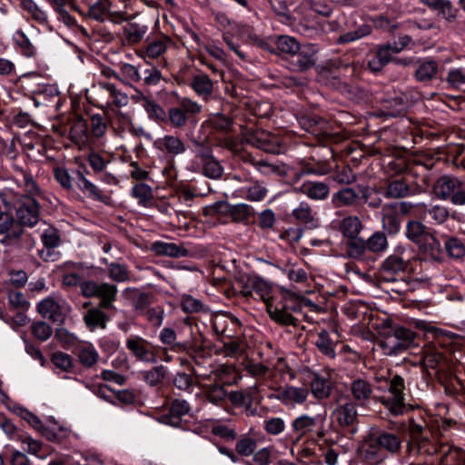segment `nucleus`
Listing matches in <instances>:
<instances>
[{
  "instance_id": "9",
  "label": "nucleus",
  "mask_w": 465,
  "mask_h": 465,
  "mask_svg": "<svg viewBox=\"0 0 465 465\" xmlns=\"http://www.w3.org/2000/svg\"><path fill=\"white\" fill-rule=\"evenodd\" d=\"M404 380L400 375H395L389 382L388 396H383L381 402L394 416L402 415L407 408L403 391Z\"/></svg>"
},
{
  "instance_id": "47",
  "label": "nucleus",
  "mask_w": 465,
  "mask_h": 465,
  "mask_svg": "<svg viewBox=\"0 0 465 465\" xmlns=\"http://www.w3.org/2000/svg\"><path fill=\"white\" fill-rule=\"evenodd\" d=\"M361 229V221L359 217L353 215L343 218L340 225L341 234L347 239L357 237Z\"/></svg>"
},
{
  "instance_id": "14",
  "label": "nucleus",
  "mask_w": 465,
  "mask_h": 465,
  "mask_svg": "<svg viewBox=\"0 0 465 465\" xmlns=\"http://www.w3.org/2000/svg\"><path fill=\"white\" fill-rule=\"evenodd\" d=\"M370 433L385 454L394 456L401 453L403 440L399 434L380 429L373 430Z\"/></svg>"
},
{
  "instance_id": "4",
  "label": "nucleus",
  "mask_w": 465,
  "mask_h": 465,
  "mask_svg": "<svg viewBox=\"0 0 465 465\" xmlns=\"http://www.w3.org/2000/svg\"><path fill=\"white\" fill-rule=\"evenodd\" d=\"M433 191L440 200H450L454 205L465 204V184L456 176H440L436 181Z\"/></svg>"
},
{
  "instance_id": "24",
  "label": "nucleus",
  "mask_w": 465,
  "mask_h": 465,
  "mask_svg": "<svg viewBox=\"0 0 465 465\" xmlns=\"http://www.w3.org/2000/svg\"><path fill=\"white\" fill-rule=\"evenodd\" d=\"M294 190L314 201H323L330 194V186L320 181H304Z\"/></svg>"
},
{
  "instance_id": "8",
  "label": "nucleus",
  "mask_w": 465,
  "mask_h": 465,
  "mask_svg": "<svg viewBox=\"0 0 465 465\" xmlns=\"http://www.w3.org/2000/svg\"><path fill=\"white\" fill-rule=\"evenodd\" d=\"M36 310L43 318L48 319L54 324L62 325L65 322L72 307L62 298L55 299L49 296L37 303Z\"/></svg>"
},
{
  "instance_id": "40",
  "label": "nucleus",
  "mask_w": 465,
  "mask_h": 465,
  "mask_svg": "<svg viewBox=\"0 0 465 465\" xmlns=\"http://www.w3.org/2000/svg\"><path fill=\"white\" fill-rule=\"evenodd\" d=\"M203 393L207 401L216 406H222L226 401L227 393L219 381L204 385Z\"/></svg>"
},
{
  "instance_id": "7",
  "label": "nucleus",
  "mask_w": 465,
  "mask_h": 465,
  "mask_svg": "<svg viewBox=\"0 0 465 465\" xmlns=\"http://www.w3.org/2000/svg\"><path fill=\"white\" fill-rule=\"evenodd\" d=\"M202 111V106L190 98L183 97L179 100L178 105L171 107L166 114V119L163 121L172 127L182 129L189 119Z\"/></svg>"
},
{
  "instance_id": "13",
  "label": "nucleus",
  "mask_w": 465,
  "mask_h": 465,
  "mask_svg": "<svg viewBox=\"0 0 465 465\" xmlns=\"http://www.w3.org/2000/svg\"><path fill=\"white\" fill-rule=\"evenodd\" d=\"M404 254L405 249L399 246L394 250L393 253L382 262L381 274L385 281H393L395 275L406 270L408 260L404 257Z\"/></svg>"
},
{
  "instance_id": "20",
  "label": "nucleus",
  "mask_w": 465,
  "mask_h": 465,
  "mask_svg": "<svg viewBox=\"0 0 465 465\" xmlns=\"http://www.w3.org/2000/svg\"><path fill=\"white\" fill-rule=\"evenodd\" d=\"M239 322L235 318L221 315L216 316L212 322V327L219 341L232 339L235 337Z\"/></svg>"
},
{
  "instance_id": "54",
  "label": "nucleus",
  "mask_w": 465,
  "mask_h": 465,
  "mask_svg": "<svg viewBox=\"0 0 465 465\" xmlns=\"http://www.w3.org/2000/svg\"><path fill=\"white\" fill-rule=\"evenodd\" d=\"M346 254L350 258L359 259L362 257L367 252L366 242L361 237H354L347 239L345 242Z\"/></svg>"
},
{
  "instance_id": "34",
  "label": "nucleus",
  "mask_w": 465,
  "mask_h": 465,
  "mask_svg": "<svg viewBox=\"0 0 465 465\" xmlns=\"http://www.w3.org/2000/svg\"><path fill=\"white\" fill-rule=\"evenodd\" d=\"M104 308L94 307L89 309L84 315L83 320L86 325V327L94 331L96 329H105L107 322H109V317L107 314L103 312Z\"/></svg>"
},
{
  "instance_id": "62",
  "label": "nucleus",
  "mask_w": 465,
  "mask_h": 465,
  "mask_svg": "<svg viewBox=\"0 0 465 465\" xmlns=\"http://www.w3.org/2000/svg\"><path fill=\"white\" fill-rule=\"evenodd\" d=\"M170 44L169 38H158L147 44L145 54L150 58H157L163 54Z\"/></svg>"
},
{
  "instance_id": "15",
  "label": "nucleus",
  "mask_w": 465,
  "mask_h": 465,
  "mask_svg": "<svg viewBox=\"0 0 465 465\" xmlns=\"http://www.w3.org/2000/svg\"><path fill=\"white\" fill-rule=\"evenodd\" d=\"M397 50L391 43L378 45L374 56L368 62V68L372 73L381 72L389 63L394 62V55L399 54Z\"/></svg>"
},
{
  "instance_id": "2",
  "label": "nucleus",
  "mask_w": 465,
  "mask_h": 465,
  "mask_svg": "<svg viewBox=\"0 0 465 465\" xmlns=\"http://www.w3.org/2000/svg\"><path fill=\"white\" fill-rule=\"evenodd\" d=\"M4 206L15 212V219L22 228L34 227L40 220V204L36 198L22 196V193L13 190L1 193Z\"/></svg>"
},
{
  "instance_id": "5",
  "label": "nucleus",
  "mask_w": 465,
  "mask_h": 465,
  "mask_svg": "<svg viewBox=\"0 0 465 465\" xmlns=\"http://www.w3.org/2000/svg\"><path fill=\"white\" fill-rule=\"evenodd\" d=\"M331 418L340 430L351 439L359 430L356 403L348 401L339 403L331 413Z\"/></svg>"
},
{
  "instance_id": "39",
  "label": "nucleus",
  "mask_w": 465,
  "mask_h": 465,
  "mask_svg": "<svg viewBox=\"0 0 465 465\" xmlns=\"http://www.w3.org/2000/svg\"><path fill=\"white\" fill-rule=\"evenodd\" d=\"M401 216L387 204L382 207V227L389 234L400 232Z\"/></svg>"
},
{
  "instance_id": "31",
  "label": "nucleus",
  "mask_w": 465,
  "mask_h": 465,
  "mask_svg": "<svg viewBox=\"0 0 465 465\" xmlns=\"http://www.w3.org/2000/svg\"><path fill=\"white\" fill-rule=\"evenodd\" d=\"M151 250L156 255L181 258L189 255L188 250L183 244L157 241L152 244Z\"/></svg>"
},
{
  "instance_id": "42",
  "label": "nucleus",
  "mask_w": 465,
  "mask_h": 465,
  "mask_svg": "<svg viewBox=\"0 0 465 465\" xmlns=\"http://www.w3.org/2000/svg\"><path fill=\"white\" fill-rule=\"evenodd\" d=\"M292 216L300 223L313 224L316 220V212L309 203L302 201L292 211Z\"/></svg>"
},
{
  "instance_id": "29",
  "label": "nucleus",
  "mask_w": 465,
  "mask_h": 465,
  "mask_svg": "<svg viewBox=\"0 0 465 465\" xmlns=\"http://www.w3.org/2000/svg\"><path fill=\"white\" fill-rule=\"evenodd\" d=\"M417 205L429 216L428 222L433 225L444 224L450 217V209L442 204L419 203Z\"/></svg>"
},
{
  "instance_id": "41",
  "label": "nucleus",
  "mask_w": 465,
  "mask_h": 465,
  "mask_svg": "<svg viewBox=\"0 0 465 465\" xmlns=\"http://www.w3.org/2000/svg\"><path fill=\"white\" fill-rule=\"evenodd\" d=\"M205 123L215 131L225 134L233 129V119L221 113L211 114Z\"/></svg>"
},
{
  "instance_id": "57",
  "label": "nucleus",
  "mask_w": 465,
  "mask_h": 465,
  "mask_svg": "<svg viewBox=\"0 0 465 465\" xmlns=\"http://www.w3.org/2000/svg\"><path fill=\"white\" fill-rule=\"evenodd\" d=\"M371 34V27L369 25L362 24L356 30L350 31L341 35L336 43L339 45H345L357 41Z\"/></svg>"
},
{
  "instance_id": "56",
  "label": "nucleus",
  "mask_w": 465,
  "mask_h": 465,
  "mask_svg": "<svg viewBox=\"0 0 465 465\" xmlns=\"http://www.w3.org/2000/svg\"><path fill=\"white\" fill-rule=\"evenodd\" d=\"M111 3L109 0H96L87 10V16L98 22H104Z\"/></svg>"
},
{
  "instance_id": "52",
  "label": "nucleus",
  "mask_w": 465,
  "mask_h": 465,
  "mask_svg": "<svg viewBox=\"0 0 465 465\" xmlns=\"http://www.w3.org/2000/svg\"><path fill=\"white\" fill-rule=\"evenodd\" d=\"M77 357L81 364L87 368L96 364L100 358L98 351L91 344L80 346L77 350Z\"/></svg>"
},
{
  "instance_id": "1",
  "label": "nucleus",
  "mask_w": 465,
  "mask_h": 465,
  "mask_svg": "<svg viewBox=\"0 0 465 465\" xmlns=\"http://www.w3.org/2000/svg\"><path fill=\"white\" fill-rule=\"evenodd\" d=\"M378 345L386 356H398L414 345L417 334L411 329L394 322L391 318L381 321Z\"/></svg>"
},
{
  "instance_id": "36",
  "label": "nucleus",
  "mask_w": 465,
  "mask_h": 465,
  "mask_svg": "<svg viewBox=\"0 0 465 465\" xmlns=\"http://www.w3.org/2000/svg\"><path fill=\"white\" fill-rule=\"evenodd\" d=\"M249 286L252 287L254 292L265 302L266 306L268 302H271L274 299L272 295V284L264 279L256 275L249 276Z\"/></svg>"
},
{
  "instance_id": "18",
  "label": "nucleus",
  "mask_w": 465,
  "mask_h": 465,
  "mask_svg": "<svg viewBox=\"0 0 465 465\" xmlns=\"http://www.w3.org/2000/svg\"><path fill=\"white\" fill-rule=\"evenodd\" d=\"M196 159L202 166V173L210 179H219L223 173L221 163L213 155L211 149L197 153Z\"/></svg>"
},
{
  "instance_id": "53",
  "label": "nucleus",
  "mask_w": 465,
  "mask_h": 465,
  "mask_svg": "<svg viewBox=\"0 0 465 465\" xmlns=\"http://www.w3.org/2000/svg\"><path fill=\"white\" fill-rule=\"evenodd\" d=\"M226 211L234 222L242 223L248 221L252 215L253 209L246 203L229 205L224 203Z\"/></svg>"
},
{
  "instance_id": "32",
  "label": "nucleus",
  "mask_w": 465,
  "mask_h": 465,
  "mask_svg": "<svg viewBox=\"0 0 465 465\" xmlns=\"http://www.w3.org/2000/svg\"><path fill=\"white\" fill-rule=\"evenodd\" d=\"M316 50L313 45L300 46V51L295 54L292 65L300 72H305L314 66Z\"/></svg>"
},
{
  "instance_id": "51",
  "label": "nucleus",
  "mask_w": 465,
  "mask_h": 465,
  "mask_svg": "<svg viewBox=\"0 0 465 465\" xmlns=\"http://www.w3.org/2000/svg\"><path fill=\"white\" fill-rule=\"evenodd\" d=\"M131 194L138 200V203L143 207L152 205L153 194L151 186L146 183H139L133 186Z\"/></svg>"
},
{
  "instance_id": "17",
  "label": "nucleus",
  "mask_w": 465,
  "mask_h": 465,
  "mask_svg": "<svg viewBox=\"0 0 465 465\" xmlns=\"http://www.w3.org/2000/svg\"><path fill=\"white\" fill-rule=\"evenodd\" d=\"M249 143L254 147L266 153L279 154L282 153V146L278 137L270 133L257 131L252 134L248 138Z\"/></svg>"
},
{
  "instance_id": "61",
  "label": "nucleus",
  "mask_w": 465,
  "mask_h": 465,
  "mask_svg": "<svg viewBox=\"0 0 465 465\" xmlns=\"http://www.w3.org/2000/svg\"><path fill=\"white\" fill-rule=\"evenodd\" d=\"M124 294L132 293L133 306L136 311H143L152 302L149 293L141 292L134 288H126L124 290Z\"/></svg>"
},
{
  "instance_id": "63",
  "label": "nucleus",
  "mask_w": 465,
  "mask_h": 465,
  "mask_svg": "<svg viewBox=\"0 0 465 465\" xmlns=\"http://www.w3.org/2000/svg\"><path fill=\"white\" fill-rule=\"evenodd\" d=\"M366 249L371 252H382L387 249L388 242L384 233L377 232L368 238Z\"/></svg>"
},
{
  "instance_id": "38",
  "label": "nucleus",
  "mask_w": 465,
  "mask_h": 465,
  "mask_svg": "<svg viewBox=\"0 0 465 465\" xmlns=\"http://www.w3.org/2000/svg\"><path fill=\"white\" fill-rule=\"evenodd\" d=\"M124 4L123 10H113L109 7L105 20L110 21L114 25H120L124 22H128L134 19L137 13L134 12L133 1L122 2Z\"/></svg>"
},
{
  "instance_id": "43",
  "label": "nucleus",
  "mask_w": 465,
  "mask_h": 465,
  "mask_svg": "<svg viewBox=\"0 0 465 465\" xmlns=\"http://www.w3.org/2000/svg\"><path fill=\"white\" fill-rule=\"evenodd\" d=\"M101 262L107 265L108 276L112 281L125 282L130 280L131 274L126 265L117 262H109L106 258H102Z\"/></svg>"
},
{
  "instance_id": "16",
  "label": "nucleus",
  "mask_w": 465,
  "mask_h": 465,
  "mask_svg": "<svg viewBox=\"0 0 465 465\" xmlns=\"http://www.w3.org/2000/svg\"><path fill=\"white\" fill-rule=\"evenodd\" d=\"M266 309L271 319L279 324L292 326L298 324V320L287 309L283 296L280 301L274 298L271 302H268Z\"/></svg>"
},
{
  "instance_id": "59",
  "label": "nucleus",
  "mask_w": 465,
  "mask_h": 465,
  "mask_svg": "<svg viewBox=\"0 0 465 465\" xmlns=\"http://www.w3.org/2000/svg\"><path fill=\"white\" fill-rule=\"evenodd\" d=\"M410 187L402 180L391 181L386 188L385 196L387 198H403L410 195Z\"/></svg>"
},
{
  "instance_id": "10",
  "label": "nucleus",
  "mask_w": 465,
  "mask_h": 465,
  "mask_svg": "<svg viewBox=\"0 0 465 465\" xmlns=\"http://www.w3.org/2000/svg\"><path fill=\"white\" fill-rule=\"evenodd\" d=\"M126 348L137 360L147 364L158 362V349L151 341L139 335H131L126 340Z\"/></svg>"
},
{
  "instance_id": "28",
  "label": "nucleus",
  "mask_w": 465,
  "mask_h": 465,
  "mask_svg": "<svg viewBox=\"0 0 465 465\" xmlns=\"http://www.w3.org/2000/svg\"><path fill=\"white\" fill-rule=\"evenodd\" d=\"M190 411V404L185 400L176 399L173 401L169 412L162 417L165 424L177 427L182 421L183 416Z\"/></svg>"
},
{
  "instance_id": "55",
  "label": "nucleus",
  "mask_w": 465,
  "mask_h": 465,
  "mask_svg": "<svg viewBox=\"0 0 465 465\" xmlns=\"http://www.w3.org/2000/svg\"><path fill=\"white\" fill-rule=\"evenodd\" d=\"M21 5L40 25L48 22V15L34 0H21Z\"/></svg>"
},
{
  "instance_id": "45",
  "label": "nucleus",
  "mask_w": 465,
  "mask_h": 465,
  "mask_svg": "<svg viewBox=\"0 0 465 465\" xmlns=\"http://www.w3.org/2000/svg\"><path fill=\"white\" fill-rule=\"evenodd\" d=\"M143 381L150 387H156L163 383L167 376V368L156 365L142 372Z\"/></svg>"
},
{
  "instance_id": "26",
  "label": "nucleus",
  "mask_w": 465,
  "mask_h": 465,
  "mask_svg": "<svg viewBox=\"0 0 465 465\" xmlns=\"http://www.w3.org/2000/svg\"><path fill=\"white\" fill-rule=\"evenodd\" d=\"M41 240L45 249L40 252V257L45 262L55 261L54 249L61 243L58 231L55 228L49 227L42 233Z\"/></svg>"
},
{
  "instance_id": "58",
  "label": "nucleus",
  "mask_w": 465,
  "mask_h": 465,
  "mask_svg": "<svg viewBox=\"0 0 465 465\" xmlns=\"http://www.w3.org/2000/svg\"><path fill=\"white\" fill-rule=\"evenodd\" d=\"M121 82L128 86H132L133 84L139 83L142 81L138 67L134 64L125 63L121 64Z\"/></svg>"
},
{
  "instance_id": "11",
  "label": "nucleus",
  "mask_w": 465,
  "mask_h": 465,
  "mask_svg": "<svg viewBox=\"0 0 465 465\" xmlns=\"http://www.w3.org/2000/svg\"><path fill=\"white\" fill-rule=\"evenodd\" d=\"M357 456L361 465H381L387 460L370 432L359 444Z\"/></svg>"
},
{
  "instance_id": "22",
  "label": "nucleus",
  "mask_w": 465,
  "mask_h": 465,
  "mask_svg": "<svg viewBox=\"0 0 465 465\" xmlns=\"http://www.w3.org/2000/svg\"><path fill=\"white\" fill-rule=\"evenodd\" d=\"M153 145L159 151L171 156H177L186 152L185 143L180 137L173 134H165L157 138Z\"/></svg>"
},
{
  "instance_id": "48",
  "label": "nucleus",
  "mask_w": 465,
  "mask_h": 465,
  "mask_svg": "<svg viewBox=\"0 0 465 465\" xmlns=\"http://www.w3.org/2000/svg\"><path fill=\"white\" fill-rule=\"evenodd\" d=\"M148 30L147 25L140 23H128L123 27L124 38L129 44L139 43Z\"/></svg>"
},
{
  "instance_id": "23",
  "label": "nucleus",
  "mask_w": 465,
  "mask_h": 465,
  "mask_svg": "<svg viewBox=\"0 0 465 465\" xmlns=\"http://www.w3.org/2000/svg\"><path fill=\"white\" fill-rule=\"evenodd\" d=\"M301 127L316 137L331 135L329 123L318 115H305L299 120Z\"/></svg>"
},
{
  "instance_id": "3",
  "label": "nucleus",
  "mask_w": 465,
  "mask_h": 465,
  "mask_svg": "<svg viewBox=\"0 0 465 465\" xmlns=\"http://www.w3.org/2000/svg\"><path fill=\"white\" fill-rule=\"evenodd\" d=\"M405 235L408 240L418 246L422 254L433 261L441 259L442 248L436 236V231L420 221L411 220L406 224Z\"/></svg>"
},
{
  "instance_id": "37",
  "label": "nucleus",
  "mask_w": 465,
  "mask_h": 465,
  "mask_svg": "<svg viewBox=\"0 0 465 465\" xmlns=\"http://www.w3.org/2000/svg\"><path fill=\"white\" fill-rule=\"evenodd\" d=\"M117 286L109 282L99 283L96 298L100 299L99 306L105 310L114 309V302L116 301Z\"/></svg>"
},
{
  "instance_id": "64",
  "label": "nucleus",
  "mask_w": 465,
  "mask_h": 465,
  "mask_svg": "<svg viewBox=\"0 0 465 465\" xmlns=\"http://www.w3.org/2000/svg\"><path fill=\"white\" fill-rule=\"evenodd\" d=\"M445 81L449 87L452 89H460L461 85L465 84V68H450L447 73Z\"/></svg>"
},
{
  "instance_id": "6",
  "label": "nucleus",
  "mask_w": 465,
  "mask_h": 465,
  "mask_svg": "<svg viewBox=\"0 0 465 465\" xmlns=\"http://www.w3.org/2000/svg\"><path fill=\"white\" fill-rule=\"evenodd\" d=\"M370 197V189L359 186V191L350 186H344L331 194V203L333 208H352L358 209L367 202Z\"/></svg>"
},
{
  "instance_id": "12",
  "label": "nucleus",
  "mask_w": 465,
  "mask_h": 465,
  "mask_svg": "<svg viewBox=\"0 0 465 465\" xmlns=\"http://www.w3.org/2000/svg\"><path fill=\"white\" fill-rule=\"evenodd\" d=\"M325 414H318L316 416L302 414L296 417L292 421V429L298 434L297 440L302 437L313 432L315 429H318L317 436L319 438H322L324 436L323 423L325 421Z\"/></svg>"
},
{
  "instance_id": "60",
  "label": "nucleus",
  "mask_w": 465,
  "mask_h": 465,
  "mask_svg": "<svg viewBox=\"0 0 465 465\" xmlns=\"http://www.w3.org/2000/svg\"><path fill=\"white\" fill-rule=\"evenodd\" d=\"M444 248L450 257L460 259L465 256V242L458 237H450L444 243Z\"/></svg>"
},
{
  "instance_id": "21",
  "label": "nucleus",
  "mask_w": 465,
  "mask_h": 465,
  "mask_svg": "<svg viewBox=\"0 0 465 465\" xmlns=\"http://www.w3.org/2000/svg\"><path fill=\"white\" fill-rule=\"evenodd\" d=\"M24 234V228L17 223L12 213L0 211V235H5V240L15 241Z\"/></svg>"
},
{
  "instance_id": "35",
  "label": "nucleus",
  "mask_w": 465,
  "mask_h": 465,
  "mask_svg": "<svg viewBox=\"0 0 465 465\" xmlns=\"http://www.w3.org/2000/svg\"><path fill=\"white\" fill-rule=\"evenodd\" d=\"M350 391L356 405H364L372 394L371 385L363 379L353 380L350 385Z\"/></svg>"
},
{
  "instance_id": "19",
  "label": "nucleus",
  "mask_w": 465,
  "mask_h": 465,
  "mask_svg": "<svg viewBox=\"0 0 465 465\" xmlns=\"http://www.w3.org/2000/svg\"><path fill=\"white\" fill-rule=\"evenodd\" d=\"M381 103L384 114L390 117L403 114L410 106L409 96L403 93L387 95Z\"/></svg>"
},
{
  "instance_id": "50",
  "label": "nucleus",
  "mask_w": 465,
  "mask_h": 465,
  "mask_svg": "<svg viewBox=\"0 0 465 465\" xmlns=\"http://www.w3.org/2000/svg\"><path fill=\"white\" fill-rule=\"evenodd\" d=\"M300 46L296 38L290 35H282L275 40V47L281 54L294 55L300 51Z\"/></svg>"
},
{
  "instance_id": "49",
  "label": "nucleus",
  "mask_w": 465,
  "mask_h": 465,
  "mask_svg": "<svg viewBox=\"0 0 465 465\" xmlns=\"http://www.w3.org/2000/svg\"><path fill=\"white\" fill-rule=\"evenodd\" d=\"M437 72V62L431 59H426L420 63L415 71V77L419 82H428L434 78Z\"/></svg>"
},
{
  "instance_id": "44",
  "label": "nucleus",
  "mask_w": 465,
  "mask_h": 465,
  "mask_svg": "<svg viewBox=\"0 0 465 465\" xmlns=\"http://www.w3.org/2000/svg\"><path fill=\"white\" fill-rule=\"evenodd\" d=\"M310 388L312 395L318 400L327 399L331 391L330 381L318 374L313 375Z\"/></svg>"
},
{
  "instance_id": "46",
  "label": "nucleus",
  "mask_w": 465,
  "mask_h": 465,
  "mask_svg": "<svg viewBox=\"0 0 465 465\" xmlns=\"http://www.w3.org/2000/svg\"><path fill=\"white\" fill-rule=\"evenodd\" d=\"M15 45L20 49L21 54L27 57H35L37 54V49L22 30H17L13 36Z\"/></svg>"
},
{
  "instance_id": "30",
  "label": "nucleus",
  "mask_w": 465,
  "mask_h": 465,
  "mask_svg": "<svg viewBox=\"0 0 465 465\" xmlns=\"http://www.w3.org/2000/svg\"><path fill=\"white\" fill-rule=\"evenodd\" d=\"M190 86L197 95L205 101L212 97L214 90L213 81L209 77V75L203 73L194 74L192 77Z\"/></svg>"
},
{
  "instance_id": "25",
  "label": "nucleus",
  "mask_w": 465,
  "mask_h": 465,
  "mask_svg": "<svg viewBox=\"0 0 465 465\" xmlns=\"http://www.w3.org/2000/svg\"><path fill=\"white\" fill-rule=\"evenodd\" d=\"M309 395V390L304 387L286 386L277 390L275 399L285 405L302 404L306 401Z\"/></svg>"
},
{
  "instance_id": "27",
  "label": "nucleus",
  "mask_w": 465,
  "mask_h": 465,
  "mask_svg": "<svg viewBox=\"0 0 465 465\" xmlns=\"http://www.w3.org/2000/svg\"><path fill=\"white\" fill-rule=\"evenodd\" d=\"M339 344V337L335 331L330 332L322 330L315 341V346L325 356L334 359L336 357V347Z\"/></svg>"
},
{
  "instance_id": "33",
  "label": "nucleus",
  "mask_w": 465,
  "mask_h": 465,
  "mask_svg": "<svg viewBox=\"0 0 465 465\" xmlns=\"http://www.w3.org/2000/svg\"><path fill=\"white\" fill-rule=\"evenodd\" d=\"M73 174L75 185L84 194L94 200H102V191L85 177L83 171L74 170Z\"/></svg>"
}]
</instances>
